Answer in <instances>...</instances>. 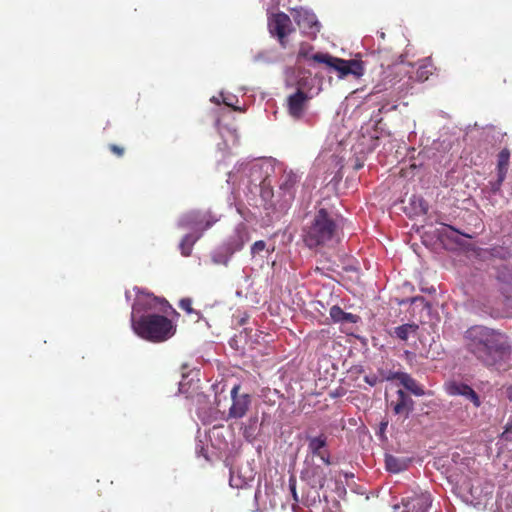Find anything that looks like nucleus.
<instances>
[{
  "label": "nucleus",
  "mask_w": 512,
  "mask_h": 512,
  "mask_svg": "<svg viewBox=\"0 0 512 512\" xmlns=\"http://www.w3.org/2000/svg\"><path fill=\"white\" fill-rule=\"evenodd\" d=\"M250 240L248 228L245 224L240 223L236 226L233 235L230 236L227 243L228 252L235 253L243 248L246 242Z\"/></svg>",
  "instance_id": "nucleus-15"
},
{
  "label": "nucleus",
  "mask_w": 512,
  "mask_h": 512,
  "mask_svg": "<svg viewBox=\"0 0 512 512\" xmlns=\"http://www.w3.org/2000/svg\"><path fill=\"white\" fill-rule=\"evenodd\" d=\"M266 248V243L263 240L256 241L251 247V253L253 255L262 252Z\"/></svg>",
  "instance_id": "nucleus-27"
},
{
  "label": "nucleus",
  "mask_w": 512,
  "mask_h": 512,
  "mask_svg": "<svg viewBox=\"0 0 512 512\" xmlns=\"http://www.w3.org/2000/svg\"><path fill=\"white\" fill-rule=\"evenodd\" d=\"M308 99V95L300 89L288 97V111L294 119L303 117Z\"/></svg>",
  "instance_id": "nucleus-14"
},
{
  "label": "nucleus",
  "mask_w": 512,
  "mask_h": 512,
  "mask_svg": "<svg viewBox=\"0 0 512 512\" xmlns=\"http://www.w3.org/2000/svg\"><path fill=\"white\" fill-rule=\"evenodd\" d=\"M268 26L270 33L277 36L281 46L286 47V38L293 31L290 17L283 12L276 13L269 19Z\"/></svg>",
  "instance_id": "nucleus-11"
},
{
  "label": "nucleus",
  "mask_w": 512,
  "mask_h": 512,
  "mask_svg": "<svg viewBox=\"0 0 512 512\" xmlns=\"http://www.w3.org/2000/svg\"><path fill=\"white\" fill-rule=\"evenodd\" d=\"M290 490L292 492V495H293V498L295 501H298V497H297V492H296V483H295V480L293 479H290Z\"/></svg>",
  "instance_id": "nucleus-30"
},
{
  "label": "nucleus",
  "mask_w": 512,
  "mask_h": 512,
  "mask_svg": "<svg viewBox=\"0 0 512 512\" xmlns=\"http://www.w3.org/2000/svg\"><path fill=\"white\" fill-rule=\"evenodd\" d=\"M109 150L117 157H122L125 153V149L117 144H110Z\"/></svg>",
  "instance_id": "nucleus-28"
},
{
  "label": "nucleus",
  "mask_w": 512,
  "mask_h": 512,
  "mask_svg": "<svg viewBox=\"0 0 512 512\" xmlns=\"http://www.w3.org/2000/svg\"><path fill=\"white\" fill-rule=\"evenodd\" d=\"M328 438L324 433L317 436H306L307 456L306 460L313 461L318 457L326 466L331 465L330 451L328 449Z\"/></svg>",
  "instance_id": "nucleus-6"
},
{
  "label": "nucleus",
  "mask_w": 512,
  "mask_h": 512,
  "mask_svg": "<svg viewBox=\"0 0 512 512\" xmlns=\"http://www.w3.org/2000/svg\"><path fill=\"white\" fill-rule=\"evenodd\" d=\"M510 161V150L508 148L502 149L497 156V175L506 177Z\"/></svg>",
  "instance_id": "nucleus-20"
},
{
  "label": "nucleus",
  "mask_w": 512,
  "mask_h": 512,
  "mask_svg": "<svg viewBox=\"0 0 512 512\" xmlns=\"http://www.w3.org/2000/svg\"><path fill=\"white\" fill-rule=\"evenodd\" d=\"M240 388V385L236 384L231 389L232 404L228 411V419L243 418L251 406V396L248 393H240Z\"/></svg>",
  "instance_id": "nucleus-8"
},
{
  "label": "nucleus",
  "mask_w": 512,
  "mask_h": 512,
  "mask_svg": "<svg viewBox=\"0 0 512 512\" xmlns=\"http://www.w3.org/2000/svg\"><path fill=\"white\" fill-rule=\"evenodd\" d=\"M136 298L132 305L131 318L133 316L136 317L137 314L142 312H148L152 310H160L161 312H166V308H171V305L165 298H160L152 293L141 290L140 288L135 287Z\"/></svg>",
  "instance_id": "nucleus-5"
},
{
  "label": "nucleus",
  "mask_w": 512,
  "mask_h": 512,
  "mask_svg": "<svg viewBox=\"0 0 512 512\" xmlns=\"http://www.w3.org/2000/svg\"><path fill=\"white\" fill-rule=\"evenodd\" d=\"M414 404V400L411 396L402 389H399L396 393V399L390 402V407L395 415L407 419L414 410Z\"/></svg>",
  "instance_id": "nucleus-13"
},
{
  "label": "nucleus",
  "mask_w": 512,
  "mask_h": 512,
  "mask_svg": "<svg viewBox=\"0 0 512 512\" xmlns=\"http://www.w3.org/2000/svg\"><path fill=\"white\" fill-rule=\"evenodd\" d=\"M330 471L326 468L316 465L313 461L305 460V467L301 472V478L311 488H324Z\"/></svg>",
  "instance_id": "nucleus-7"
},
{
  "label": "nucleus",
  "mask_w": 512,
  "mask_h": 512,
  "mask_svg": "<svg viewBox=\"0 0 512 512\" xmlns=\"http://www.w3.org/2000/svg\"><path fill=\"white\" fill-rule=\"evenodd\" d=\"M307 20H308L309 27H310L311 29H314L315 31H319V29H320V25H319V23L315 20L314 15H312V16H310V17H308V18H307Z\"/></svg>",
  "instance_id": "nucleus-29"
},
{
  "label": "nucleus",
  "mask_w": 512,
  "mask_h": 512,
  "mask_svg": "<svg viewBox=\"0 0 512 512\" xmlns=\"http://www.w3.org/2000/svg\"><path fill=\"white\" fill-rule=\"evenodd\" d=\"M431 503L429 493H414L404 497L401 504L394 507V512H427Z\"/></svg>",
  "instance_id": "nucleus-9"
},
{
  "label": "nucleus",
  "mask_w": 512,
  "mask_h": 512,
  "mask_svg": "<svg viewBox=\"0 0 512 512\" xmlns=\"http://www.w3.org/2000/svg\"><path fill=\"white\" fill-rule=\"evenodd\" d=\"M336 229L333 217L326 209L320 208L310 226L304 230L303 240L309 248L322 246L335 237Z\"/></svg>",
  "instance_id": "nucleus-3"
},
{
  "label": "nucleus",
  "mask_w": 512,
  "mask_h": 512,
  "mask_svg": "<svg viewBox=\"0 0 512 512\" xmlns=\"http://www.w3.org/2000/svg\"><path fill=\"white\" fill-rule=\"evenodd\" d=\"M434 66L429 59L423 60L416 71V77L419 81H426L433 74Z\"/></svg>",
  "instance_id": "nucleus-21"
},
{
  "label": "nucleus",
  "mask_w": 512,
  "mask_h": 512,
  "mask_svg": "<svg viewBox=\"0 0 512 512\" xmlns=\"http://www.w3.org/2000/svg\"><path fill=\"white\" fill-rule=\"evenodd\" d=\"M131 327L141 339L152 343H161L172 338L177 330L173 321L164 315L147 313L131 318Z\"/></svg>",
  "instance_id": "nucleus-2"
},
{
  "label": "nucleus",
  "mask_w": 512,
  "mask_h": 512,
  "mask_svg": "<svg viewBox=\"0 0 512 512\" xmlns=\"http://www.w3.org/2000/svg\"><path fill=\"white\" fill-rule=\"evenodd\" d=\"M419 326L416 323H406L394 328L393 335L402 341H406L410 335L415 336Z\"/></svg>",
  "instance_id": "nucleus-19"
},
{
  "label": "nucleus",
  "mask_w": 512,
  "mask_h": 512,
  "mask_svg": "<svg viewBox=\"0 0 512 512\" xmlns=\"http://www.w3.org/2000/svg\"><path fill=\"white\" fill-rule=\"evenodd\" d=\"M465 347L487 368L500 367L509 360L512 346L507 334L484 325H474L464 333Z\"/></svg>",
  "instance_id": "nucleus-1"
},
{
  "label": "nucleus",
  "mask_w": 512,
  "mask_h": 512,
  "mask_svg": "<svg viewBox=\"0 0 512 512\" xmlns=\"http://www.w3.org/2000/svg\"><path fill=\"white\" fill-rule=\"evenodd\" d=\"M179 307L184 310L187 314H195L200 318L201 314L192 308V300L190 298H183L179 301Z\"/></svg>",
  "instance_id": "nucleus-25"
},
{
  "label": "nucleus",
  "mask_w": 512,
  "mask_h": 512,
  "mask_svg": "<svg viewBox=\"0 0 512 512\" xmlns=\"http://www.w3.org/2000/svg\"><path fill=\"white\" fill-rule=\"evenodd\" d=\"M300 177L293 171H284L279 179V189L282 191L283 196H287L288 200L294 198L297 184Z\"/></svg>",
  "instance_id": "nucleus-17"
},
{
  "label": "nucleus",
  "mask_w": 512,
  "mask_h": 512,
  "mask_svg": "<svg viewBox=\"0 0 512 512\" xmlns=\"http://www.w3.org/2000/svg\"><path fill=\"white\" fill-rule=\"evenodd\" d=\"M396 108H397V105H393V106H391L389 109H388V108H386V106H385V105H383V106L379 109V113L381 114V113H383V112H387V111H389V110H395Z\"/></svg>",
  "instance_id": "nucleus-31"
},
{
  "label": "nucleus",
  "mask_w": 512,
  "mask_h": 512,
  "mask_svg": "<svg viewBox=\"0 0 512 512\" xmlns=\"http://www.w3.org/2000/svg\"><path fill=\"white\" fill-rule=\"evenodd\" d=\"M506 177H502L500 175H497V180L496 181H493V182H490V186H491V191L493 193H497L498 191H500L501 189V186L504 182Z\"/></svg>",
  "instance_id": "nucleus-26"
},
{
  "label": "nucleus",
  "mask_w": 512,
  "mask_h": 512,
  "mask_svg": "<svg viewBox=\"0 0 512 512\" xmlns=\"http://www.w3.org/2000/svg\"><path fill=\"white\" fill-rule=\"evenodd\" d=\"M314 47L307 43V42H302L299 46V50H298V55H297V58L298 59H308V60H313L312 56L314 54H311V52L313 51Z\"/></svg>",
  "instance_id": "nucleus-24"
},
{
  "label": "nucleus",
  "mask_w": 512,
  "mask_h": 512,
  "mask_svg": "<svg viewBox=\"0 0 512 512\" xmlns=\"http://www.w3.org/2000/svg\"><path fill=\"white\" fill-rule=\"evenodd\" d=\"M509 430L508 428H506V430L502 433V437L505 438L506 440L509 439V434H508Z\"/></svg>",
  "instance_id": "nucleus-34"
},
{
  "label": "nucleus",
  "mask_w": 512,
  "mask_h": 512,
  "mask_svg": "<svg viewBox=\"0 0 512 512\" xmlns=\"http://www.w3.org/2000/svg\"><path fill=\"white\" fill-rule=\"evenodd\" d=\"M446 391L450 396H462L466 400L470 401L474 407L478 408L481 406V400L475 390L462 382H450L446 386Z\"/></svg>",
  "instance_id": "nucleus-12"
},
{
  "label": "nucleus",
  "mask_w": 512,
  "mask_h": 512,
  "mask_svg": "<svg viewBox=\"0 0 512 512\" xmlns=\"http://www.w3.org/2000/svg\"><path fill=\"white\" fill-rule=\"evenodd\" d=\"M399 380L400 383L411 393L416 396H423L425 394L424 389L420 386L415 379H413L408 373L405 372H390L386 376V380Z\"/></svg>",
  "instance_id": "nucleus-16"
},
{
  "label": "nucleus",
  "mask_w": 512,
  "mask_h": 512,
  "mask_svg": "<svg viewBox=\"0 0 512 512\" xmlns=\"http://www.w3.org/2000/svg\"><path fill=\"white\" fill-rule=\"evenodd\" d=\"M312 58L314 62L326 64L328 67L334 69L340 79L348 75H353L358 79L363 76L365 72L364 62L359 59L345 60L334 57L328 53H315Z\"/></svg>",
  "instance_id": "nucleus-4"
},
{
  "label": "nucleus",
  "mask_w": 512,
  "mask_h": 512,
  "mask_svg": "<svg viewBox=\"0 0 512 512\" xmlns=\"http://www.w3.org/2000/svg\"><path fill=\"white\" fill-rule=\"evenodd\" d=\"M217 221L218 218L210 211H192L181 219L180 225L204 231L212 227Z\"/></svg>",
  "instance_id": "nucleus-10"
},
{
  "label": "nucleus",
  "mask_w": 512,
  "mask_h": 512,
  "mask_svg": "<svg viewBox=\"0 0 512 512\" xmlns=\"http://www.w3.org/2000/svg\"><path fill=\"white\" fill-rule=\"evenodd\" d=\"M387 426H388V421H382L380 423V432L384 433V431L386 430Z\"/></svg>",
  "instance_id": "nucleus-32"
},
{
  "label": "nucleus",
  "mask_w": 512,
  "mask_h": 512,
  "mask_svg": "<svg viewBox=\"0 0 512 512\" xmlns=\"http://www.w3.org/2000/svg\"><path fill=\"white\" fill-rule=\"evenodd\" d=\"M223 102H224V104H225L226 106L233 107V105H232V103H231V100H229L228 98H225V99L223 100Z\"/></svg>",
  "instance_id": "nucleus-33"
},
{
  "label": "nucleus",
  "mask_w": 512,
  "mask_h": 512,
  "mask_svg": "<svg viewBox=\"0 0 512 512\" xmlns=\"http://www.w3.org/2000/svg\"><path fill=\"white\" fill-rule=\"evenodd\" d=\"M199 237H194L193 235H185L179 244V248L181 254L185 257L190 256L192 252L193 245L198 240Z\"/></svg>",
  "instance_id": "nucleus-23"
},
{
  "label": "nucleus",
  "mask_w": 512,
  "mask_h": 512,
  "mask_svg": "<svg viewBox=\"0 0 512 512\" xmlns=\"http://www.w3.org/2000/svg\"><path fill=\"white\" fill-rule=\"evenodd\" d=\"M385 465H386V469L393 473L401 472L406 468L405 461H403L395 456H392V455L386 456Z\"/></svg>",
  "instance_id": "nucleus-22"
},
{
  "label": "nucleus",
  "mask_w": 512,
  "mask_h": 512,
  "mask_svg": "<svg viewBox=\"0 0 512 512\" xmlns=\"http://www.w3.org/2000/svg\"><path fill=\"white\" fill-rule=\"evenodd\" d=\"M330 317L335 323H356L358 316L342 310L338 305L330 308Z\"/></svg>",
  "instance_id": "nucleus-18"
}]
</instances>
